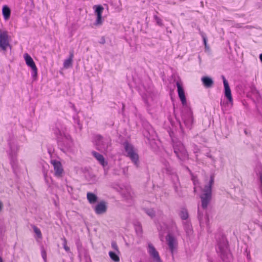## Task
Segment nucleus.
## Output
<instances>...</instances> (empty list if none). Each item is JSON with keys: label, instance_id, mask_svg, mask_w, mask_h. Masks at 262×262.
Returning <instances> with one entry per match:
<instances>
[{"label": "nucleus", "instance_id": "nucleus-1", "mask_svg": "<svg viewBox=\"0 0 262 262\" xmlns=\"http://www.w3.org/2000/svg\"><path fill=\"white\" fill-rule=\"evenodd\" d=\"M214 183V176L210 177L209 183L206 185L201 195L202 207L204 209L207 208L211 199L212 186Z\"/></svg>", "mask_w": 262, "mask_h": 262}, {"label": "nucleus", "instance_id": "nucleus-2", "mask_svg": "<svg viewBox=\"0 0 262 262\" xmlns=\"http://www.w3.org/2000/svg\"><path fill=\"white\" fill-rule=\"evenodd\" d=\"M216 250L224 261H226V259H229L231 256L228 247V242L223 236L218 242Z\"/></svg>", "mask_w": 262, "mask_h": 262}, {"label": "nucleus", "instance_id": "nucleus-3", "mask_svg": "<svg viewBox=\"0 0 262 262\" xmlns=\"http://www.w3.org/2000/svg\"><path fill=\"white\" fill-rule=\"evenodd\" d=\"M124 149L126 156L129 157L136 166L138 167L139 166V156L137 150L128 142L124 143Z\"/></svg>", "mask_w": 262, "mask_h": 262}, {"label": "nucleus", "instance_id": "nucleus-4", "mask_svg": "<svg viewBox=\"0 0 262 262\" xmlns=\"http://www.w3.org/2000/svg\"><path fill=\"white\" fill-rule=\"evenodd\" d=\"M174 152L179 159L184 161L188 158V154L184 145L181 142H176L173 145Z\"/></svg>", "mask_w": 262, "mask_h": 262}, {"label": "nucleus", "instance_id": "nucleus-5", "mask_svg": "<svg viewBox=\"0 0 262 262\" xmlns=\"http://www.w3.org/2000/svg\"><path fill=\"white\" fill-rule=\"evenodd\" d=\"M96 148L101 152L106 154L111 146L110 140L108 139L103 138L101 136H98L96 140Z\"/></svg>", "mask_w": 262, "mask_h": 262}, {"label": "nucleus", "instance_id": "nucleus-6", "mask_svg": "<svg viewBox=\"0 0 262 262\" xmlns=\"http://www.w3.org/2000/svg\"><path fill=\"white\" fill-rule=\"evenodd\" d=\"M51 164L53 166L54 176L58 178H62L64 170L61 162L56 160H51Z\"/></svg>", "mask_w": 262, "mask_h": 262}, {"label": "nucleus", "instance_id": "nucleus-7", "mask_svg": "<svg viewBox=\"0 0 262 262\" xmlns=\"http://www.w3.org/2000/svg\"><path fill=\"white\" fill-rule=\"evenodd\" d=\"M24 58L27 65L30 67L32 71V77L36 79L37 76V68L32 57L27 53L24 54Z\"/></svg>", "mask_w": 262, "mask_h": 262}, {"label": "nucleus", "instance_id": "nucleus-8", "mask_svg": "<svg viewBox=\"0 0 262 262\" xmlns=\"http://www.w3.org/2000/svg\"><path fill=\"white\" fill-rule=\"evenodd\" d=\"M9 46V36L8 32L0 30V48L3 51H6Z\"/></svg>", "mask_w": 262, "mask_h": 262}, {"label": "nucleus", "instance_id": "nucleus-9", "mask_svg": "<svg viewBox=\"0 0 262 262\" xmlns=\"http://www.w3.org/2000/svg\"><path fill=\"white\" fill-rule=\"evenodd\" d=\"M148 252L155 262H162L158 252L151 243L148 244Z\"/></svg>", "mask_w": 262, "mask_h": 262}, {"label": "nucleus", "instance_id": "nucleus-10", "mask_svg": "<svg viewBox=\"0 0 262 262\" xmlns=\"http://www.w3.org/2000/svg\"><path fill=\"white\" fill-rule=\"evenodd\" d=\"M93 8L95 9V13L97 15L96 25H101L102 24V14L104 8L101 5H95Z\"/></svg>", "mask_w": 262, "mask_h": 262}, {"label": "nucleus", "instance_id": "nucleus-11", "mask_svg": "<svg viewBox=\"0 0 262 262\" xmlns=\"http://www.w3.org/2000/svg\"><path fill=\"white\" fill-rule=\"evenodd\" d=\"M166 239L169 250L171 253H173L178 244L176 238L172 235L169 234L166 236Z\"/></svg>", "mask_w": 262, "mask_h": 262}, {"label": "nucleus", "instance_id": "nucleus-12", "mask_svg": "<svg viewBox=\"0 0 262 262\" xmlns=\"http://www.w3.org/2000/svg\"><path fill=\"white\" fill-rule=\"evenodd\" d=\"M177 86L178 88V93L179 97L183 105L186 104V99L185 95L184 90L183 87L182 83L181 81L177 82Z\"/></svg>", "mask_w": 262, "mask_h": 262}, {"label": "nucleus", "instance_id": "nucleus-13", "mask_svg": "<svg viewBox=\"0 0 262 262\" xmlns=\"http://www.w3.org/2000/svg\"><path fill=\"white\" fill-rule=\"evenodd\" d=\"M182 119L188 127H190L193 123V118L192 112L188 111L186 114H182Z\"/></svg>", "mask_w": 262, "mask_h": 262}, {"label": "nucleus", "instance_id": "nucleus-14", "mask_svg": "<svg viewBox=\"0 0 262 262\" xmlns=\"http://www.w3.org/2000/svg\"><path fill=\"white\" fill-rule=\"evenodd\" d=\"M222 78L223 80V83L225 88V95L227 97L229 101L230 102H232V97L228 82L224 76H222Z\"/></svg>", "mask_w": 262, "mask_h": 262}, {"label": "nucleus", "instance_id": "nucleus-15", "mask_svg": "<svg viewBox=\"0 0 262 262\" xmlns=\"http://www.w3.org/2000/svg\"><path fill=\"white\" fill-rule=\"evenodd\" d=\"M106 203L104 201L100 202L95 207V212L97 214H103L106 212Z\"/></svg>", "mask_w": 262, "mask_h": 262}, {"label": "nucleus", "instance_id": "nucleus-16", "mask_svg": "<svg viewBox=\"0 0 262 262\" xmlns=\"http://www.w3.org/2000/svg\"><path fill=\"white\" fill-rule=\"evenodd\" d=\"M202 81L204 86L206 88H210L212 87L214 82L213 80L207 76H204L202 78Z\"/></svg>", "mask_w": 262, "mask_h": 262}, {"label": "nucleus", "instance_id": "nucleus-17", "mask_svg": "<svg viewBox=\"0 0 262 262\" xmlns=\"http://www.w3.org/2000/svg\"><path fill=\"white\" fill-rule=\"evenodd\" d=\"M92 155L104 167L107 165V163L105 161L102 155L96 151H93Z\"/></svg>", "mask_w": 262, "mask_h": 262}, {"label": "nucleus", "instance_id": "nucleus-18", "mask_svg": "<svg viewBox=\"0 0 262 262\" xmlns=\"http://www.w3.org/2000/svg\"><path fill=\"white\" fill-rule=\"evenodd\" d=\"M73 57H74L73 52H70L69 58L68 59L65 60V61L64 62L63 67L64 68L68 69V68H70L71 67H72Z\"/></svg>", "mask_w": 262, "mask_h": 262}, {"label": "nucleus", "instance_id": "nucleus-19", "mask_svg": "<svg viewBox=\"0 0 262 262\" xmlns=\"http://www.w3.org/2000/svg\"><path fill=\"white\" fill-rule=\"evenodd\" d=\"M86 197L90 204H95L97 202L98 197L93 193L88 192L86 194Z\"/></svg>", "mask_w": 262, "mask_h": 262}, {"label": "nucleus", "instance_id": "nucleus-20", "mask_svg": "<svg viewBox=\"0 0 262 262\" xmlns=\"http://www.w3.org/2000/svg\"><path fill=\"white\" fill-rule=\"evenodd\" d=\"M10 9L7 6H5L3 8V14L5 19H8L10 16Z\"/></svg>", "mask_w": 262, "mask_h": 262}, {"label": "nucleus", "instance_id": "nucleus-21", "mask_svg": "<svg viewBox=\"0 0 262 262\" xmlns=\"http://www.w3.org/2000/svg\"><path fill=\"white\" fill-rule=\"evenodd\" d=\"M163 170V172H165L167 174H170L172 171L171 167L168 163H164Z\"/></svg>", "mask_w": 262, "mask_h": 262}, {"label": "nucleus", "instance_id": "nucleus-22", "mask_svg": "<svg viewBox=\"0 0 262 262\" xmlns=\"http://www.w3.org/2000/svg\"><path fill=\"white\" fill-rule=\"evenodd\" d=\"M109 255L111 258L115 262H119L120 261L119 257L114 252H109Z\"/></svg>", "mask_w": 262, "mask_h": 262}, {"label": "nucleus", "instance_id": "nucleus-23", "mask_svg": "<svg viewBox=\"0 0 262 262\" xmlns=\"http://www.w3.org/2000/svg\"><path fill=\"white\" fill-rule=\"evenodd\" d=\"M33 229L37 237L40 239L42 238V234L40 229L35 226H33Z\"/></svg>", "mask_w": 262, "mask_h": 262}, {"label": "nucleus", "instance_id": "nucleus-24", "mask_svg": "<svg viewBox=\"0 0 262 262\" xmlns=\"http://www.w3.org/2000/svg\"><path fill=\"white\" fill-rule=\"evenodd\" d=\"M180 216L182 219L186 220L188 218V214L186 209H182L180 212Z\"/></svg>", "mask_w": 262, "mask_h": 262}, {"label": "nucleus", "instance_id": "nucleus-25", "mask_svg": "<svg viewBox=\"0 0 262 262\" xmlns=\"http://www.w3.org/2000/svg\"><path fill=\"white\" fill-rule=\"evenodd\" d=\"M154 18H155V20L156 21V23L158 25H159L160 26H163V23L162 22V20L159 17H158L157 15H155Z\"/></svg>", "mask_w": 262, "mask_h": 262}, {"label": "nucleus", "instance_id": "nucleus-26", "mask_svg": "<svg viewBox=\"0 0 262 262\" xmlns=\"http://www.w3.org/2000/svg\"><path fill=\"white\" fill-rule=\"evenodd\" d=\"M146 212L151 217H152L155 215V212L152 209H148L146 210Z\"/></svg>", "mask_w": 262, "mask_h": 262}, {"label": "nucleus", "instance_id": "nucleus-27", "mask_svg": "<svg viewBox=\"0 0 262 262\" xmlns=\"http://www.w3.org/2000/svg\"><path fill=\"white\" fill-rule=\"evenodd\" d=\"M63 248L66 251L69 252L70 251V248L68 246H67V241L65 238H64L63 239Z\"/></svg>", "mask_w": 262, "mask_h": 262}, {"label": "nucleus", "instance_id": "nucleus-28", "mask_svg": "<svg viewBox=\"0 0 262 262\" xmlns=\"http://www.w3.org/2000/svg\"><path fill=\"white\" fill-rule=\"evenodd\" d=\"M41 256L45 262L47 261V253L46 250L42 248L41 250Z\"/></svg>", "mask_w": 262, "mask_h": 262}, {"label": "nucleus", "instance_id": "nucleus-29", "mask_svg": "<svg viewBox=\"0 0 262 262\" xmlns=\"http://www.w3.org/2000/svg\"><path fill=\"white\" fill-rule=\"evenodd\" d=\"M112 247L115 250L118 251V248L117 246V245L116 242H112Z\"/></svg>", "mask_w": 262, "mask_h": 262}, {"label": "nucleus", "instance_id": "nucleus-30", "mask_svg": "<svg viewBox=\"0 0 262 262\" xmlns=\"http://www.w3.org/2000/svg\"><path fill=\"white\" fill-rule=\"evenodd\" d=\"M203 214L201 212L200 210H198V217L200 220H201L203 218Z\"/></svg>", "mask_w": 262, "mask_h": 262}, {"label": "nucleus", "instance_id": "nucleus-31", "mask_svg": "<svg viewBox=\"0 0 262 262\" xmlns=\"http://www.w3.org/2000/svg\"><path fill=\"white\" fill-rule=\"evenodd\" d=\"M203 38L204 45L205 46V48H207V39H206V37H205L204 36H203Z\"/></svg>", "mask_w": 262, "mask_h": 262}, {"label": "nucleus", "instance_id": "nucleus-32", "mask_svg": "<svg viewBox=\"0 0 262 262\" xmlns=\"http://www.w3.org/2000/svg\"><path fill=\"white\" fill-rule=\"evenodd\" d=\"M100 42L102 44H104L105 42V38L103 37H102Z\"/></svg>", "mask_w": 262, "mask_h": 262}, {"label": "nucleus", "instance_id": "nucleus-33", "mask_svg": "<svg viewBox=\"0 0 262 262\" xmlns=\"http://www.w3.org/2000/svg\"><path fill=\"white\" fill-rule=\"evenodd\" d=\"M3 206V203L1 202H0V211L2 209Z\"/></svg>", "mask_w": 262, "mask_h": 262}, {"label": "nucleus", "instance_id": "nucleus-34", "mask_svg": "<svg viewBox=\"0 0 262 262\" xmlns=\"http://www.w3.org/2000/svg\"><path fill=\"white\" fill-rule=\"evenodd\" d=\"M259 58H260V59L261 60V61L262 62V54H261L259 56Z\"/></svg>", "mask_w": 262, "mask_h": 262}, {"label": "nucleus", "instance_id": "nucleus-35", "mask_svg": "<svg viewBox=\"0 0 262 262\" xmlns=\"http://www.w3.org/2000/svg\"><path fill=\"white\" fill-rule=\"evenodd\" d=\"M0 262H3V259L1 257H0Z\"/></svg>", "mask_w": 262, "mask_h": 262}]
</instances>
